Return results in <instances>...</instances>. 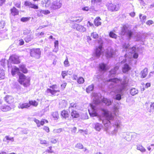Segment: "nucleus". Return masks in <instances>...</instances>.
<instances>
[{
  "label": "nucleus",
  "instance_id": "1",
  "mask_svg": "<svg viewBox=\"0 0 154 154\" xmlns=\"http://www.w3.org/2000/svg\"><path fill=\"white\" fill-rule=\"evenodd\" d=\"M92 96L93 97V101L92 103L90 104L88 110L91 116H97V109L100 107V105L102 103H103L107 106H109L111 104L112 102L109 100L104 98L102 99L100 93H93L92 94Z\"/></svg>",
  "mask_w": 154,
  "mask_h": 154
},
{
  "label": "nucleus",
  "instance_id": "2",
  "mask_svg": "<svg viewBox=\"0 0 154 154\" xmlns=\"http://www.w3.org/2000/svg\"><path fill=\"white\" fill-rule=\"evenodd\" d=\"M104 82V80L103 81ZM128 79L126 77H124L122 80H120L117 78L110 79L109 80H105V82H108L107 84L109 85V88H112V85L114 86L117 87L119 88L118 90V92L121 93L125 88L124 85L128 83Z\"/></svg>",
  "mask_w": 154,
  "mask_h": 154
},
{
  "label": "nucleus",
  "instance_id": "3",
  "mask_svg": "<svg viewBox=\"0 0 154 154\" xmlns=\"http://www.w3.org/2000/svg\"><path fill=\"white\" fill-rule=\"evenodd\" d=\"M100 109L103 112L104 116L106 119L103 120V123L105 127L107 128L108 126L110 123L109 120H112L113 119L114 116L110 112L108 111L104 108L100 107Z\"/></svg>",
  "mask_w": 154,
  "mask_h": 154
},
{
  "label": "nucleus",
  "instance_id": "4",
  "mask_svg": "<svg viewBox=\"0 0 154 154\" xmlns=\"http://www.w3.org/2000/svg\"><path fill=\"white\" fill-rule=\"evenodd\" d=\"M130 45L129 44L125 45H124L123 50L124 51H125L126 52L127 54V57L129 59L130 61L131 59H130V57H131L133 56V57L134 58H137L138 56V54L137 53H135L136 48L134 47H129Z\"/></svg>",
  "mask_w": 154,
  "mask_h": 154
},
{
  "label": "nucleus",
  "instance_id": "5",
  "mask_svg": "<svg viewBox=\"0 0 154 154\" xmlns=\"http://www.w3.org/2000/svg\"><path fill=\"white\" fill-rule=\"evenodd\" d=\"M127 57V54H126L124 57V59L121 61V64H123L122 66V71L124 73H126L131 70V68L129 64L131 63L129 59Z\"/></svg>",
  "mask_w": 154,
  "mask_h": 154
},
{
  "label": "nucleus",
  "instance_id": "6",
  "mask_svg": "<svg viewBox=\"0 0 154 154\" xmlns=\"http://www.w3.org/2000/svg\"><path fill=\"white\" fill-rule=\"evenodd\" d=\"M18 81L20 84L23 85L25 87H27L30 85L29 79L26 77L23 74H20Z\"/></svg>",
  "mask_w": 154,
  "mask_h": 154
},
{
  "label": "nucleus",
  "instance_id": "7",
  "mask_svg": "<svg viewBox=\"0 0 154 154\" xmlns=\"http://www.w3.org/2000/svg\"><path fill=\"white\" fill-rule=\"evenodd\" d=\"M120 34L124 35H126L129 39H130L133 34V32L128 29L126 26H123L122 27Z\"/></svg>",
  "mask_w": 154,
  "mask_h": 154
},
{
  "label": "nucleus",
  "instance_id": "8",
  "mask_svg": "<svg viewBox=\"0 0 154 154\" xmlns=\"http://www.w3.org/2000/svg\"><path fill=\"white\" fill-rule=\"evenodd\" d=\"M30 55L35 59H39L41 57V51L40 48H33L31 50Z\"/></svg>",
  "mask_w": 154,
  "mask_h": 154
},
{
  "label": "nucleus",
  "instance_id": "9",
  "mask_svg": "<svg viewBox=\"0 0 154 154\" xmlns=\"http://www.w3.org/2000/svg\"><path fill=\"white\" fill-rule=\"evenodd\" d=\"M62 5V3L61 1L56 0L51 3L50 8L52 10H55L60 8Z\"/></svg>",
  "mask_w": 154,
  "mask_h": 154
},
{
  "label": "nucleus",
  "instance_id": "10",
  "mask_svg": "<svg viewBox=\"0 0 154 154\" xmlns=\"http://www.w3.org/2000/svg\"><path fill=\"white\" fill-rule=\"evenodd\" d=\"M50 88L52 89L48 88L46 90V92L48 93H50L52 95H55L56 94L57 92H60L59 90H56L55 89L58 88V86L56 85H54L50 86Z\"/></svg>",
  "mask_w": 154,
  "mask_h": 154
},
{
  "label": "nucleus",
  "instance_id": "11",
  "mask_svg": "<svg viewBox=\"0 0 154 154\" xmlns=\"http://www.w3.org/2000/svg\"><path fill=\"white\" fill-rule=\"evenodd\" d=\"M112 85V88H109L111 89L110 91L111 90V94H112V92H114L115 94L119 93V94H117L116 95L115 99L117 100H120L121 98V95L120 94L122 93V91L121 93L118 92V90H119V88L117 87L114 86Z\"/></svg>",
  "mask_w": 154,
  "mask_h": 154
},
{
  "label": "nucleus",
  "instance_id": "12",
  "mask_svg": "<svg viewBox=\"0 0 154 154\" xmlns=\"http://www.w3.org/2000/svg\"><path fill=\"white\" fill-rule=\"evenodd\" d=\"M106 56L107 58L112 57L116 54V51L111 47H109L106 51Z\"/></svg>",
  "mask_w": 154,
  "mask_h": 154
},
{
  "label": "nucleus",
  "instance_id": "13",
  "mask_svg": "<svg viewBox=\"0 0 154 154\" xmlns=\"http://www.w3.org/2000/svg\"><path fill=\"white\" fill-rule=\"evenodd\" d=\"M72 28L76 29L77 31L81 32H84L86 30V28L83 26L78 24H75L72 26Z\"/></svg>",
  "mask_w": 154,
  "mask_h": 154
},
{
  "label": "nucleus",
  "instance_id": "14",
  "mask_svg": "<svg viewBox=\"0 0 154 154\" xmlns=\"http://www.w3.org/2000/svg\"><path fill=\"white\" fill-rule=\"evenodd\" d=\"M108 10L111 12L116 11L118 10L119 8L114 4L109 3L107 5Z\"/></svg>",
  "mask_w": 154,
  "mask_h": 154
},
{
  "label": "nucleus",
  "instance_id": "15",
  "mask_svg": "<svg viewBox=\"0 0 154 154\" xmlns=\"http://www.w3.org/2000/svg\"><path fill=\"white\" fill-rule=\"evenodd\" d=\"M103 48L102 45L99 46L97 47L95 50V56L97 58H99L103 53Z\"/></svg>",
  "mask_w": 154,
  "mask_h": 154
},
{
  "label": "nucleus",
  "instance_id": "16",
  "mask_svg": "<svg viewBox=\"0 0 154 154\" xmlns=\"http://www.w3.org/2000/svg\"><path fill=\"white\" fill-rule=\"evenodd\" d=\"M9 60L13 63L17 64L20 63L19 57L16 55H12L11 56Z\"/></svg>",
  "mask_w": 154,
  "mask_h": 154
},
{
  "label": "nucleus",
  "instance_id": "17",
  "mask_svg": "<svg viewBox=\"0 0 154 154\" xmlns=\"http://www.w3.org/2000/svg\"><path fill=\"white\" fill-rule=\"evenodd\" d=\"M5 100L8 104H11L12 103L14 102V98L11 96H6L4 98Z\"/></svg>",
  "mask_w": 154,
  "mask_h": 154
},
{
  "label": "nucleus",
  "instance_id": "18",
  "mask_svg": "<svg viewBox=\"0 0 154 154\" xmlns=\"http://www.w3.org/2000/svg\"><path fill=\"white\" fill-rule=\"evenodd\" d=\"M119 68L118 65H117L114 68L112 69L109 72V77H113L115 75L116 73V71Z\"/></svg>",
  "mask_w": 154,
  "mask_h": 154
},
{
  "label": "nucleus",
  "instance_id": "19",
  "mask_svg": "<svg viewBox=\"0 0 154 154\" xmlns=\"http://www.w3.org/2000/svg\"><path fill=\"white\" fill-rule=\"evenodd\" d=\"M25 5L26 6H28L29 8L34 9H37L38 8V7L37 5L32 4L29 1L26 2L25 3Z\"/></svg>",
  "mask_w": 154,
  "mask_h": 154
},
{
  "label": "nucleus",
  "instance_id": "20",
  "mask_svg": "<svg viewBox=\"0 0 154 154\" xmlns=\"http://www.w3.org/2000/svg\"><path fill=\"white\" fill-rule=\"evenodd\" d=\"M120 122L119 120L116 121L115 123L114 126L116 127L113 130L112 132V134H116L117 131V128L120 127Z\"/></svg>",
  "mask_w": 154,
  "mask_h": 154
},
{
  "label": "nucleus",
  "instance_id": "21",
  "mask_svg": "<svg viewBox=\"0 0 154 154\" xmlns=\"http://www.w3.org/2000/svg\"><path fill=\"white\" fill-rule=\"evenodd\" d=\"M83 19V17H72L70 20L71 21L73 22L79 23Z\"/></svg>",
  "mask_w": 154,
  "mask_h": 154
},
{
  "label": "nucleus",
  "instance_id": "22",
  "mask_svg": "<svg viewBox=\"0 0 154 154\" xmlns=\"http://www.w3.org/2000/svg\"><path fill=\"white\" fill-rule=\"evenodd\" d=\"M50 13V11L48 10H39L38 11V15L39 16H40L42 14H47Z\"/></svg>",
  "mask_w": 154,
  "mask_h": 154
},
{
  "label": "nucleus",
  "instance_id": "23",
  "mask_svg": "<svg viewBox=\"0 0 154 154\" xmlns=\"http://www.w3.org/2000/svg\"><path fill=\"white\" fill-rule=\"evenodd\" d=\"M29 104L28 103H20L18 106V107L19 109H23L24 108H28L29 107Z\"/></svg>",
  "mask_w": 154,
  "mask_h": 154
},
{
  "label": "nucleus",
  "instance_id": "24",
  "mask_svg": "<svg viewBox=\"0 0 154 154\" xmlns=\"http://www.w3.org/2000/svg\"><path fill=\"white\" fill-rule=\"evenodd\" d=\"M11 14L14 16L17 15L19 14V11L15 7H13L11 9Z\"/></svg>",
  "mask_w": 154,
  "mask_h": 154
},
{
  "label": "nucleus",
  "instance_id": "25",
  "mask_svg": "<svg viewBox=\"0 0 154 154\" xmlns=\"http://www.w3.org/2000/svg\"><path fill=\"white\" fill-rule=\"evenodd\" d=\"M148 74V69L147 68H145L140 73L141 75V78H145Z\"/></svg>",
  "mask_w": 154,
  "mask_h": 154
},
{
  "label": "nucleus",
  "instance_id": "26",
  "mask_svg": "<svg viewBox=\"0 0 154 154\" xmlns=\"http://www.w3.org/2000/svg\"><path fill=\"white\" fill-rule=\"evenodd\" d=\"M1 109L3 112H7L11 109V107L7 105H3L1 106Z\"/></svg>",
  "mask_w": 154,
  "mask_h": 154
},
{
  "label": "nucleus",
  "instance_id": "27",
  "mask_svg": "<svg viewBox=\"0 0 154 154\" xmlns=\"http://www.w3.org/2000/svg\"><path fill=\"white\" fill-rule=\"evenodd\" d=\"M33 121L36 123L38 127H40L41 125H43L45 123L44 120L43 119L40 122L39 120L35 118Z\"/></svg>",
  "mask_w": 154,
  "mask_h": 154
},
{
  "label": "nucleus",
  "instance_id": "28",
  "mask_svg": "<svg viewBox=\"0 0 154 154\" xmlns=\"http://www.w3.org/2000/svg\"><path fill=\"white\" fill-rule=\"evenodd\" d=\"M19 72V69L18 68L14 66L13 67L11 70V73L13 75L17 74Z\"/></svg>",
  "mask_w": 154,
  "mask_h": 154
},
{
  "label": "nucleus",
  "instance_id": "29",
  "mask_svg": "<svg viewBox=\"0 0 154 154\" xmlns=\"http://www.w3.org/2000/svg\"><path fill=\"white\" fill-rule=\"evenodd\" d=\"M42 3L43 5L45 4V6L46 7H49L51 4L50 0H42Z\"/></svg>",
  "mask_w": 154,
  "mask_h": 154
},
{
  "label": "nucleus",
  "instance_id": "30",
  "mask_svg": "<svg viewBox=\"0 0 154 154\" xmlns=\"http://www.w3.org/2000/svg\"><path fill=\"white\" fill-rule=\"evenodd\" d=\"M138 93V90L135 88H132L130 90V93L132 96H134L137 94Z\"/></svg>",
  "mask_w": 154,
  "mask_h": 154
},
{
  "label": "nucleus",
  "instance_id": "31",
  "mask_svg": "<svg viewBox=\"0 0 154 154\" xmlns=\"http://www.w3.org/2000/svg\"><path fill=\"white\" fill-rule=\"evenodd\" d=\"M100 69L102 71H105L107 69L106 65L104 63H101L100 64Z\"/></svg>",
  "mask_w": 154,
  "mask_h": 154
},
{
  "label": "nucleus",
  "instance_id": "32",
  "mask_svg": "<svg viewBox=\"0 0 154 154\" xmlns=\"http://www.w3.org/2000/svg\"><path fill=\"white\" fill-rule=\"evenodd\" d=\"M101 20L100 17H97L94 20V23L95 26H98L101 25V22L100 21Z\"/></svg>",
  "mask_w": 154,
  "mask_h": 154
},
{
  "label": "nucleus",
  "instance_id": "33",
  "mask_svg": "<svg viewBox=\"0 0 154 154\" xmlns=\"http://www.w3.org/2000/svg\"><path fill=\"white\" fill-rule=\"evenodd\" d=\"M94 88V85L93 84H91L87 88L86 91L87 93H90L91 91L93 90Z\"/></svg>",
  "mask_w": 154,
  "mask_h": 154
},
{
  "label": "nucleus",
  "instance_id": "34",
  "mask_svg": "<svg viewBox=\"0 0 154 154\" xmlns=\"http://www.w3.org/2000/svg\"><path fill=\"white\" fill-rule=\"evenodd\" d=\"M76 104L74 103H71L70 106L69 107V111L71 110H73L76 109Z\"/></svg>",
  "mask_w": 154,
  "mask_h": 154
},
{
  "label": "nucleus",
  "instance_id": "35",
  "mask_svg": "<svg viewBox=\"0 0 154 154\" xmlns=\"http://www.w3.org/2000/svg\"><path fill=\"white\" fill-rule=\"evenodd\" d=\"M28 104H29V107L31 105H32L35 107L37 106L38 105V103L35 100H30L29 101Z\"/></svg>",
  "mask_w": 154,
  "mask_h": 154
},
{
  "label": "nucleus",
  "instance_id": "36",
  "mask_svg": "<svg viewBox=\"0 0 154 154\" xmlns=\"http://www.w3.org/2000/svg\"><path fill=\"white\" fill-rule=\"evenodd\" d=\"M61 115L62 117L65 119L68 118L69 116L68 112L65 110H63L61 112Z\"/></svg>",
  "mask_w": 154,
  "mask_h": 154
},
{
  "label": "nucleus",
  "instance_id": "37",
  "mask_svg": "<svg viewBox=\"0 0 154 154\" xmlns=\"http://www.w3.org/2000/svg\"><path fill=\"white\" fill-rule=\"evenodd\" d=\"M137 149L142 152H145L146 151V149L141 145H139L137 146Z\"/></svg>",
  "mask_w": 154,
  "mask_h": 154
},
{
  "label": "nucleus",
  "instance_id": "38",
  "mask_svg": "<svg viewBox=\"0 0 154 154\" xmlns=\"http://www.w3.org/2000/svg\"><path fill=\"white\" fill-rule=\"evenodd\" d=\"M20 70L24 73H26L27 72V70L25 66L24 65H21L20 66Z\"/></svg>",
  "mask_w": 154,
  "mask_h": 154
},
{
  "label": "nucleus",
  "instance_id": "39",
  "mask_svg": "<svg viewBox=\"0 0 154 154\" xmlns=\"http://www.w3.org/2000/svg\"><path fill=\"white\" fill-rule=\"evenodd\" d=\"M95 126V129L98 131H99L102 127V125L98 123H96Z\"/></svg>",
  "mask_w": 154,
  "mask_h": 154
},
{
  "label": "nucleus",
  "instance_id": "40",
  "mask_svg": "<svg viewBox=\"0 0 154 154\" xmlns=\"http://www.w3.org/2000/svg\"><path fill=\"white\" fill-rule=\"evenodd\" d=\"M71 116L73 118H78L79 116V114L77 112L74 110H72Z\"/></svg>",
  "mask_w": 154,
  "mask_h": 154
},
{
  "label": "nucleus",
  "instance_id": "41",
  "mask_svg": "<svg viewBox=\"0 0 154 154\" xmlns=\"http://www.w3.org/2000/svg\"><path fill=\"white\" fill-rule=\"evenodd\" d=\"M52 116L54 120H57L59 118V116L58 112H53L52 114Z\"/></svg>",
  "mask_w": 154,
  "mask_h": 154
},
{
  "label": "nucleus",
  "instance_id": "42",
  "mask_svg": "<svg viewBox=\"0 0 154 154\" xmlns=\"http://www.w3.org/2000/svg\"><path fill=\"white\" fill-rule=\"evenodd\" d=\"M49 149L46 150L43 153V154H50L53 152V151L51 149V146L49 147Z\"/></svg>",
  "mask_w": 154,
  "mask_h": 154
},
{
  "label": "nucleus",
  "instance_id": "43",
  "mask_svg": "<svg viewBox=\"0 0 154 154\" xmlns=\"http://www.w3.org/2000/svg\"><path fill=\"white\" fill-rule=\"evenodd\" d=\"M60 105H61L60 106L61 107L64 108L67 105V102L65 101V100H62L61 103H60Z\"/></svg>",
  "mask_w": 154,
  "mask_h": 154
},
{
  "label": "nucleus",
  "instance_id": "44",
  "mask_svg": "<svg viewBox=\"0 0 154 154\" xmlns=\"http://www.w3.org/2000/svg\"><path fill=\"white\" fill-rule=\"evenodd\" d=\"M5 72L2 69H0V79H3L4 78Z\"/></svg>",
  "mask_w": 154,
  "mask_h": 154
},
{
  "label": "nucleus",
  "instance_id": "45",
  "mask_svg": "<svg viewBox=\"0 0 154 154\" xmlns=\"http://www.w3.org/2000/svg\"><path fill=\"white\" fill-rule=\"evenodd\" d=\"M142 14H141L139 15V18L141 21L145 22L146 20V16H143L142 17Z\"/></svg>",
  "mask_w": 154,
  "mask_h": 154
},
{
  "label": "nucleus",
  "instance_id": "46",
  "mask_svg": "<svg viewBox=\"0 0 154 154\" xmlns=\"http://www.w3.org/2000/svg\"><path fill=\"white\" fill-rule=\"evenodd\" d=\"M91 36L92 37L96 39L98 37V35L95 32H93L91 34Z\"/></svg>",
  "mask_w": 154,
  "mask_h": 154
},
{
  "label": "nucleus",
  "instance_id": "47",
  "mask_svg": "<svg viewBox=\"0 0 154 154\" xmlns=\"http://www.w3.org/2000/svg\"><path fill=\"white\" fill-rule=\"evenodd\" d=\"M77 82L79 84L83 83L84 82V79L83 78L80 77L77 79Z\"/></svg>",
  "mask_w": 154,
  "mask_h": 154
},
{
  "label": "nucleus",
  "instance_id": "48",
  "mask_svg": "<svg viewBox=\"0 0 154 154\" xmlns=\"http://www.w3.org/2000/svg\"><path fill=\"white\" fill-rule=\"evenodd\" d=\"M75 147L78 149H81L83 148V145L80 143H77L75 146Z\"/></svg>",
  "mask_w": 154,
  "mask_h": 154
},
{
  "label": "nucleus",
  "instance_id": "49",
  "mask_svg": "<svg viewBox=\"0 0 154 154\" xmlns=\"http://www.w3.org/2000/svg\"><path fill=\"white\" fill-rule=\"evenodd\" d=\"M109 36L112 38H117V35L116 34L112 32H110L109 34Z\"/></svg>",
  "mask_w": 154,
  "mask_h": 154
},
{
  "label": "nucleus",
  "instance_id": "50",
  "mask_svg": "<svg viewBox=\"0 0 154 154\" xmlns=\"http://www.w3.org/2000/svg\"><path fill=\"white\" fill-rule=\"evenodd\" d=\"M30 17H23L21 18V21L23 22H26L29 20Z\"/></svg>",
  "mask_w": 154,
  "mask_h": 154
},
{
  "label": "nucleus",
  "instance_id": "51",
  "mask_svg": "<svg viewBox=\"0 0 154 154\" xmlns=\"http://www.w3.org/2000/svg\"><path fill=\"white\" fill-rule=\"evenodd\" d=\"M101 2V0H91V3L92 4L96 3L100 4Z\"/></svg>",
  "mask_w": 154,
  "mask_h": 154
},
{
  "label": "nucleus",
  "instance_id": "52",
  "mask_svg": "<svg viewBox=\"0 0 154 154\" xmlns=\"http://www.w3.org/2000/svg\"><path fill=\"white\" fill-rule=\"evenodd\" d=\"M32 39V38H31L29 35H27L25 38V40L26 42H28L30 41Z\"/></svg>",
  "mask_w": 154,
  "mask_h": 154
},
{
  "label": "nucleus",
  "instance_id": "53",
  "mask_svg": "<svg viewBox=\"0 0 154 154\" xmlns=\"http://www.w3.org/2000/svg\"><path fill=\"white\" fill-rule=\"evenodd\" d=\"M30 32V30L28 29H26L23 31V34L24 35H27V34H29V33Z\"/></svg>",
  "mask_w": 154,
  "mask_h": 154
},
{
  "label": "nucleus",
  "instance_id": "54",
  "mask_svg": "<svg viewBox=\"0 0 154 154\" xmlns=\"http://www.w3.org/2000/svg\"><path fill=\"white\" fill-rule=\"evenodd\" d=\"M67 72L66 71H62V72L61 75L63 79H64L65 77L67 75Z\"/></svg>",
  "mask_w": 154,
  "mask_h": 154
},
{
  "label": "nucleus",
  "instance_id": "55",
  "mask_svg": "<svg viewBox=\"0 0 154 154\" xmlns=\"http://www.w3.org/2000/svg\"><path fill=\"white\" fill-rule=\"evenodd\" d=\"M15 6L18 8H20V2H18L17 3H16L14 2Z\"/></svg>",
  "mask_w": 154,
  "mask_h": 154
},
{
  "label": "nucleus",
  "instance_id": "56",
  "mask_svg": "<svg viewBox=\"0 0 154 154\" xmlns=\"http://www.w3.org/2000/svg\"><path fill=\"white\" fill-rule=\"evenodd\" d=\"M64 64L66 66H69V62L68 61V59L67 58L65 60L64 62Z\"/></svg>",
  "mask_w": 154,
  "mask_h": 154
},
{
  "label": "nucleus",
  "instance_id": "57",
  "mask_svg": "<svg viewBox=\"0 0 154 154\" xmlns=\"http://www.w3.org/2000/svg\"><path fill=\"white\" fill-rule=\"evenodd\" d=\"M79 131L81 133V134H87V132L86 131H84L82 130H79Z\"/></svg>",
  "mask_w": 154,
  "mask_h": 154
},
{
  "label": "nucleus",
  "instance_id": "58",
  "mask_svg": "<svg viewBox=\"0 0 154 154\" xmlns=\"http://www.w3.org/2000/svg\"><path fill=\"white\" fill-rule=\"evenodd\" d=\"M153 23V22L152 20H148L146 23V24L149 25L152 24Z\"/></svg>",
  "mask_w": 154,
  "mask_h": 154
},
{
  "label": "nucleus",
  "instance_id": "59",
  "mask_svg": "<svg viewBox=\"0 0 154 154\" xmlns=\"http://www.w3.org/2000/svg\"><path fill=\"white\" fill-rule=\"evenodd\" d=\"M54 44L55 47H58V42L57 40H56L54 42Z\"/></svg>",
  "mask_w": 154,
  "mask_h": 154
},
{
  "label": "nucleus",
  "instance_id": "60",
  "mask_svg": "<svg viewBox=\"0 0 154 154\" xmlns=\"http://www.w3.org/2000/svg\"><path fill=\"white\" fill-rule=\"evenodd\" d=\"M66 85V83H64L61 85V87L63 89H64Z\"/></svg>",
  "mask_w": 154,
  "mask_h": 154
},
{
  "label": "nucleus",
  "instance_id": "61",
  "mask_svg": "<svg viewBox=\"0 0 154 154\" xmlns=\"http://www.w3.org/2000/svg\"><path fill=\"white\" fill-rule=\"evenodd\" d=\"M57 142V140L55 139H52L51 141V142L53 143H55Z\"/></svg>",
  "mask_w": 154,
  "mask_h": 154
},
{
  "label": "nucleus",
  "instance_id": "62",
  "mask_svg": "<svg viewBox=\"0 0 154 154\" xmlns=\"http://www.w3.org/2000/svg\"><path fill=\"white\" fill-rule=\"evenodd\" d=\"M6 0H0V6H2L5 2Z\"/></svg>",
  "mask_w": 154,
  "mask_h": 154
},
{
  "label": "nucleus",
  "instance_id": "63",
  "mask_svg": "<svg viewBox=\"0 0 154 154\" xmlns=\"http://www.w3.org/2000/svg\"><path fill=\"white\" fill-rule=\"evenodd\" d=\"M44 129L47 132L49 131V128L45 126L44 128Z\"/></svg>",
  "mask_w": 154,
  "mask_h": 154
},
{
  "label": "nucleus",
  "instance_id": "64",
  "mask_svg": "<svg viewBox=\"0 0 154 154\" xmlns=\"http://www.w3.org/2000/svg\"><path fill=\"white\" fill-rule=\"evenodd\" d=\"M129 15L132 17H134L135 15V13L134 12H131L129 13Z\"/></svg>",
  "mask_w": 154,
  "mask_h": 154
}]
</instances>
